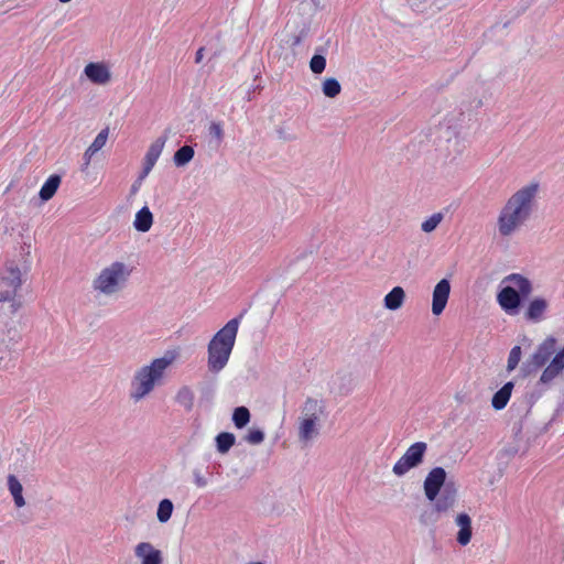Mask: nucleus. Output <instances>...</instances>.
I'll use <instances>...</instances> for the list:
<instances>
[{
	"label": "nucleus",
	"mask_w": 564,
	"mask_h": 564,
	"mask_svg": "<svg viewBox=\"0 0 564 564\" xmlns=\"http://www.w3.org/2000/svg\"><path fill=\"white\" fill-rule=\"evenodd\" d=\"M134 555L141 564H163V553L150 542H140L134 547Z\"/></svg>",
	"instance_id": "15"
},
{
	"label": "nucleus",
	"mask_w": 564,
	"mask_h": 564,
	"mask_svg": "<svg viewBox=\"0 0 564 564\" xmlns=\"http://www.w3.org/2000/svg\"><path fill=\"white\" fill-rule=\"evenodd\" d=\"M194 482L198 488H204L207 486V479L202 475L199 470L193 471Z\"/></svg>",
	"instance_id": "38"
},
{
	"label": "nucleus",
	"mask_w": 564,
	"mask_h": 564,
	"mask_svg": "<svg viewBox=\"0 0 564 564\" xmlns=\"http://www.w3.org/2000/svg\"><path fill=\"white\" fill-rule=\"evenodd\" d=\"M457 501V487L454 481H448L437 498L434 500L433 507L441 514L449 512Z\"/></svg>",
	"instance_id": "13"
},
{
	"label": "nucleus",
	"mask_w": 564,
	"mask_h": 564,
	"mask_svg": "<svg viewBox=\"0 0 564 564\" xmlns=\"http://www.w3.org/2000/svg\"><path fill=\"white\" fill-rule=\"evenodd\" d=\"M322 91L324 96L328 98H335L340 94L341 85L336 78L328 77L325 78L322 83Z\"/></svg>",
	"instance_id": "27"
},
{
	"label": "nucleus",
	"mask_w": 564,
	"mask_h": 564,
	"mask_svg": "<svg viewBox=\"0 0 564 564\" xmlns=\"http://www.w3.org/2000/svg\"><path fill=\"white\" fill-rule=\"evenodd\" d=\"M22 285V273L14 261L6 263L4 271L0 274V303L10 302L11 313L14 314L21 307V302L15 300Z\"/></svg>",
	"instance_id": "7"
},
{
	"label": "nucleus",
	"mask_w": 564,
	"mask_h": 564,
	"mask_svg": "<svg viewBox=\"0 0 564 564\" xmlns=\"http://www.w3.org/2000/svg\"><path fill=\"white\" fill-rule=\"evenodd\" d=\"M538 192L539 184L530 183L508 198L497 220L500 236H511L529 220L534 209Z\"/></svg>",
	"instance_id": "1"
},
{
	"label": "nucleus",
	"mask_w": 564,
	"mask_h": 564,
	"mask_svg": "<svg viewBox=\"0 0 564 564\" xmlns=\"http://www.w3.org/2000/svg\"><path fill=\"white\" fill-rule=\"evenodd\" d=\"M204 51H205L204 47H199L198 51L196 52L195 62L197 64H199L203 61Z\"/></svg>",
	"instance_id": "41"
},
{
	"label": "nucleus",
	"mask_w": 564,
	"mask_h": 564,
	"mask_svg": "<svg viewBox=\"0 0 564 564\" xmlns=\"http://www.w3.org/2000/svg\"><path fill=\"white\" fill-rule=\"evenodd\" d=\"M325 52V48L323 46H319L316 48V53L313 55V57L310 61V68L312 73L314 74H322L326 68V58L323 55Z\"/></svg>",
	"instance_id": "26"
},
{
	"label": "nucleus",
	"mask_w": 564,
	"mask_h": 564,
	"mask_svg": "<svg viewBox=\"0 0 564 564\" xmlns=\"http://www.w3.org/2000/svg\"><path fill=\"white\" fill-rule=\"evenodd\" d=\"M62 3L69 2L70 0H59Z\"/></svg>",
	"instance_id": "44"
},
{
	"label": "nucleus",
	"mask_w": 564,
	"mask_h": 564,
	"mask_svg": "<svg viewBox=\"0 0 564 564\" xmlns=\"http://www.w3.org/2000/svg\"><path fill=\"white\" fill-rule=\"evenodd\" d=\"M451 294V282L448 279L440 280L432 293V313L441 315L445 310Z\"/></svg>",
	"instance_id": "12"
},
{
	"label": "nucleus",
	"mask_w": 564,
	"mask_h": 564,
	"mask_svg": "<svg viewBox=\"0 0 564 564\" xmlns=\"http://www.w3.org/2000/svg\"><path fill=\"white\" fill-rule=\"evenodd\" d=\"M153 224V215L149 207H142L137 214L133 221V227L137 231L147 232Z\"/></svg>",
	"instance_id": "21"
},
{
	"label": "nucleus",
	"mask_w": 564,
	"mask_h": 564,
	"mask_svg": "<svg viewBox=\"0 0 564 564\" xmlns=\"http://www.w3.org/2000/svg\"><path fill=\"white\" fill-rule=\"evenodd\" d=\"M108 134H109L108 128L102 129L97 134V137L95 138L93 143L89 145V148L91 149V152H98L99 150H101L105 147L107 139H108Z\"/></svg>",
	"instance_id": "35"
},
{
	"label": "nucleus",
	"mask_w": 564,
	"mask_h": 564,
	"mask_svg": "<svg viewBox=\"0 0 564 564\" xmlns=\"http://www.w3.org/2000/svg\"><path fill=\"white\" fill-rule=\"evenodd\" d=\"M513 383L511 381L505 383L492 397L491 405L495 410H502L510 400Z\"/></svg>",
	"instance_id": "22"
},
{
	"label": "nucleus",
	"mask_w": 564,
	"mask_h": 564,
	"mask_svg": "<svg viewBox=\"0 0 564 564\" xmlns=\"http://www.w3.org/2000/svg\"><path fill=\"white\" fill-rule=\"evenodd\" d=\"M208 134L215 140L216 147H219L224 141V130L219 122H212L208 128Z\"/></svg>",
	"instance_id": "34"
},
{
	"label": "nucleus",
	"mask_w": 564,
	"mask_h": 564,
	"mask_svg": "<svg viewBox=\"0 0 564 564\" xmlns=\"http://www.w3.org/2000/svg\"><path fill=\"white\" fill-rule=\"evenodd\" d=\"M556 349V339L553 336L546 337L535 351L521 366L523 376H529L544 367Z\"/></svg>",
	"instance_id": "8"
},
{
	"label": "nucleus",
	"mask_w": 564,
	"mask_h": 564,
	"mask_svg": "<svg viewBox=\"0 0 564 564\" xmlns=\"http://www.w3.org/2000/svg\"><path fill=\"white\" fill-rule=\"evenodd\" d=\"M547 307L549 302L545 299L540 296L534 297L528 303L523 317L528 322L539 323L544 318Z\"/></svg>",
	"instance_id": "17"
},
{
	"label": "nucleus",
	"mask_w": 564,
	"mask_h": 564,
	"mask_svg": "<svg viewBox=\"0 0 564 564\" xmlns=\"http://www.w3.org/2000/svg\"><path fill=\"white\" fill-rule=\"evenodd\" d=\"M246 564H264L263 562H260V561H250Z\"/></svg>",
	"instance_id": "43"
},
{
	"label": "nucleus",
	"mask_w": 564,
	"mask_h": 564,
	"mask_svg": "<svg viewBox=\"0 0 564 564\" xmlns=\"http://www.w3.org/2000/svg\"><path fill=\"white\" fill-rule=\"evenodd\" d=\"M194 391L187 386L181 387L175 395V401L186 411H192L194 406Z\"/></svg>",
	"instance_id": "24"
},
{
	"label": "nucleus",
	"mask_w": 564,
	"mask_h": 564,
	"mask_svg": "<svg viewBox=\"0 0 564 564\" xmlns=\"http://www.w3.org/2000/svg\"><path fill=\"white\" fill-rule=\"evenodd\" d=\"M242 314L227 322L210 339L207 347V366L210 372L223 370L234 349Z\"/></svg>",
	"instance_id": "3"
},
{
	"label": "nucleus",
	"mask_w": 564,
	"mask_h": 564,
	"mask_svg": "<svg viewBox=\"0 0 564 564\" xmlns=\"http://www.w3.org/2000/svg\"><path fill=\"white\" fill-rule=\"evenodd\" d=\"M455 523L459 528L456 535V541L459 545H467L473 536V527L470 517L463 512L456 516Z\"/></svg>",
	"instance_id": "18"
},
{
	"label": "nucleus",
	"mask_w": 564,
	"mask_h": 564,
	"mask_svg": "<svg viewBox=\"0 0 564 564\" xmlns=\"http://www.w3.org/2000/svg\"><path fill=\"white\" fill-rule=\"evenodd\" d=\"M501 284L502 288L497 294V302L506 314L516 316L520 313L523 300L533 292V284L520 273L506 275Z\"/></svg>",
	"instance_id": "4"
},
{
	"label": "nucleus",
	"mask_w": 564,
	"mask_h": 564,
	"mask_svg": "<svg viewBox=\"0 0 564 564\" xmlns=\"http://www.w3.org/2000/svg\"><path fill=\"white\" fill-rule=\"evenodd\" d=\"M301 41H302L301 35L293 34V35H291V37L289 39L288 42L290 43L291 46L294 47V46H297L301 43Z\"/></svg>",
	"instance_id": "40"
},
{
	"label": "nucleus",
	"mask_w": 564,
	"mask_h": 564,
	"mask_svg": "<svg viewBox=\"0 0 564 564\" xmlns=\"http://www.w3.org/2000/svg\"><path fill=\"white\" fill-rule=\"evenodd\" d=\"M325 406L323 401L307 398L301 409L299 417L297 436L299 441L307 445L319 434L321 417Z\"/></svg>",
	"instance_id": "6"
},
{
	"label": "nucleus",
	"mask_w": 564,
	"mask_h": 564,
	"mask_svg": "<svg viewBox=\"0 0 564 564\" xmlns=\"http://www.w3.org/2000/svg\"><path fill=\"white\" fill-rule=\"evenodd\" d=\"M405 300V292L401 286H394L383 300L384 307L390 311L399 310Z\"/></svg>",
	"instance_id": "20"
},
{
	"label": "nucleus",
	"mask_w": 564,
	"mask_h": 564,
	"mask_svg": "<svg viewBox=\"0 0 564 564\" xmlns=\"http://www.w3.org/2000/svg\"><path fill=\"white\" fill-rule=\"evenodd\" d=\"M62 182L58 174H52L40 189L39 196L43 202L50 200L57 192Z\"/></svg>",
	"instance_id": "23"
},
{
	"label": "nucleus",
	"mask_w": 564,
	"mask_h": 564,
	"mask_svg": "<svg viewBox=\"0 0 564 564\" xmlns=\"http://www.w3.org/2000/svg\"><path fill=\"white\" fill-rule=\"evenodd\" d=\"M178 357L180 351L171 349L166 350L163 356L139 367L130 380L129 399L138 403L148 398L158 387L164 383L167 369Z\"/></svg>",
	"instance_id": "2"
},
{
	"label": "nucleus",
	"mask_w": 564,
	"mask_h": 564,
	"mask_svg": "<svg viewBox=\"0 0 564 564\" xmlns=\"http://www.w3.org/2000/svg\"><path fill=\"white\" fill-rule=\"evenodd\" d=\"M245 441L252 445L261 444L264 441V433L259 429L250 430L246 434Z\"/></svg>",
	"instance_id": "36"
},
{
	"label": "nucleus",
	"mask_w": 564,
	"mask_h": 564,
	"mask_svg": "<svg viewBox=\"0 0 564 564\" xmlns=\"http://www.w3.org/2000/svg\"><path fill=\"white\" fill-rule=\"evenodd\" d=\"M564 370V347L555 354L550 364L542 371L539 383L550 384Z\"/></svg>",
	"instance_id": "16"
},
{
	"label": "nucleus",
	"mask_w": 564,
	"mask_h": 564,
	"mask_svg": "<svg viewBox=\"0 0 564 564\" xmlns=\"http://www.w3.org/2000/svg\"><path fill=\"white\" fill-rule=\"evenodd\" d=\"M426 451L427 444L425 442H416L412 444L393 465V474L398 477H402L409 470L419 467L424 460Z\"/></svg>",
	"instance_id": "9"
},
{
	"label": "nucleus",
	"mask_w": 564,
	"mask_h": 564,
	"mask_svg": "<svg viewBox=\"0 0 564 564\" xmlns=\"http://www.w3.org/2000/svg\"><path fill=\"white\" fill-rule=\"evenodd\" d=\"M174 506L173 502L170 499H163L159 502L158 510H156V518L159 522L165 523L167 522L173 513Z\"/></svg>",
	"instance_id": "29"
},
{
	"label": "nucleus",
	"mask_w": 564,
	"mask_h": 564,
	"mask_svg": "<svg viewBox=\"0 0 564 564\" xmlns=\"http://www.w3.org/2000/svg\"><path fill=\"white\" fill-rule=\"evenodd\" d=\"M166 141L167 135L164 134L151 143L144 156L143 167L139 175V181H143L149 175L158 159L160 158Z\"/></svg>",
	"instance_id": "11"
},
{
	"label": "nucleus",
	"mask_w": 564,
	"mask_h": 564,
	"mask_svg": "<svg viewBox=\"0 0 564 564\" xmlns=\"http://www.w3.org/2000/svg\"><path fill=\"white\" fill-rule=\"evenodd\" d=\"M215 441L217 451L220 454H226L235 445L236 437L232 433L221 432L216 436Z\"/></svg>",
	"instance_id": "25"
},
{
	"label": "nucleus",
	"mask_w": 564,
	"mask_h": 564,
	"mask_svg": "<svg viewBox=\"0 0 564 564\" xmlns=\"http://www.w3.org/2000/svg\"><path fill=\"white\" fill-rule=\"evenodd\" d=\"M276 133L280 140L283 141H294L296 137L288 131V129L283 126L276 129Z\"/></svg>",
	"instance_id": "37"
},
{
	"label": "nucleus",
	"mask_w": 564,
	"mask_h": 564,
	"mask_svg": "<svg viewBox=\"0 0 564 564\" xmlns=\"http://www.w3.org/2000/svg\"><path fill=\"white\" fill-rule=\"evenodd\" d=\"M446 470L443 467H434L426 475L423 489L425 497L430 501H434L440 492L443 490L442 488L448 482L446 481Z\"/></svg>",
	"instance_id": "10"
},
{
	"label": "nucleus",
	"mask_w": 564,
	"mask_h": 564,
	"mask_svg": "<svg viewBox=\"0 0 564 564\" xmlns=\"http://www.w3.org/2000/svg\"><path fill=\"white\" fill-rule=\"evenodd\" d=\"M84 74L96 85H107L111 80V72L105 63H88L84 68Z\"/></svg>",
	"instance_id": "14"
},
{
	"label": "nucleus",
	"mask_w": 564,
	"mask_h": 564,
	"mask_svg": "<svg viewBox=\"0 0 564 564\" xmlns=\"http://www.w3.org/2000/svg\"><path fill=\"white\" fill-rule=\"evenodd\" d=\"M443 213H435L421 224V230L425 234H431L437 228V226L443 221Z\"/></svg>",
	"instance_id": "32"
},
{
	"label": "nucleus",
	"mask_w": 564,
	"mask_h": 564,
	"mask_svg": "<svg viewBox=\"0 0 564 564\" xmlns=\"http://www.w3.org/2000/svg\"><path fill=\"white\" fill-rule=\"evenodd\" d=\"M521 355H522V351H521L520 346L512 347V349L509 352V357H508V361H507V371L508 372L513 371L518 367V365L521 360Z\"/></svg>",
	"instance_id": "33"
},
{
	"label": "nucleus",
	"mask_w": 564,
	"mask_h": 564,
	"mask_svg": "<svg viewBox=\"0 0 564 564\" xmlns=\"http://www.w3.org/2000/svg\"><path fill=\"white\" fill-rule=\"evenodd\" d=\"M194 149L192 147L183 145L174 153V164L176 166H184L194 158Z\"/></svg>",
	"instance_id": "28"
},
{
	"label": "nucleus",
	"mask_w": 564,
	"mask_h": 564,
	"mask_svg": "<svg viewBox=\"0 0 564 564\" xmlns=\"http://www.w3.org/2000/svg\"><path fill=\"white\" fill-rule=\"evenodd\" d=\"M132 269L124 262L115 261L102 268L93 280V290L111 297L122 292L130 279Z\"/></svg>",
	"instance_id": "5"
},
{
	"label": "nucleus",
	"mask_w": 564,
	"mask_h": 564,
	"mask_svg": "<svg viewBox=\"0 0 564 564\" xmlns=\"http://www.w3.org/2000/svg\"><path fill=\"white\" fill-rule=\"evenodd\" d=\"M250 411L246 406H238L234 410L232 422L237 429H243L250 422Z\"/></svg>",
	"instance_id": "30"
},
{
	"label": "nucleus",
	"mask_w": 564,
	"mask_h": 564,
	"mask_svg": "<svg viewBox=\"0 0 564 564\" xmlns=\"http://www.w3.org/2000/svg\"><path fill=\"white\" fill-rule=\"evenodd\" d=\"M97 152H91V149L89 147L87 148V150L84 153V160H85V164L84 165H85V167H87L89 165L91 158Z\"/></svg>",
	"instance_id": "39"
},
{
	"label": "nucleus",
	"mask_w": 564,
	"mask_h": 564,
	"mask_svg": "<svg viewBox=\"0 0 564 564\" xmlns=\"http://www.w3.org/2000/svg\"><path fill=\"white\" fill-rule=\"evenodd\" d=\"M141 182L142 181H139V178L134 182V184L132 185V188H131L132 193H135L138 191Z\"/></svg>",
	"instance_id": "42"
},
{
	"label": "nucleus",
	"mask_w": 564,
	"mask_h": 564,
	"mask_svg": "<svg viewBox=\"0 0 564 564\" xmlns=\"http://www.w3.org/2000/svg\"><path fill=\"white\" fill-rule=\"evenodd\" d=\"M8 490L10 491L14 505L17 508H22L25 506V499L23 497V486L18 479V477L13 474L8 475L7 477Z\"/></svg>",
	"instance_id": "19"
},
{
	"label": "nucleus",
	"mask_w": 564,
	"mask_h": 564,
	"mask_svg": "<svg viewBox=\"0 0 564 564\" xmlns=\"http://www.w3.org/2000/svg\"><path fill=\"white\" fill-rule=\"evenodd\" d=\"M441 513L434 507L423 510L420 514V523L425 527H432L441 519Z\"/></svg>",
	"instance_id": "31"
}]
</instances>
